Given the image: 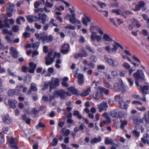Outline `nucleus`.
I'll return each mask as SVG.
<instances>
[{"mask_svg": "<svg viewBox=\"0 0 149 149\" xmlns=\"http://www.w3.org/2000/svg\"><path fill=\"white\" fill-rule=\"evenodd\" d=\"M60 56L59 53H56L53 50L51 51L45 57L46 65H51L54 62L55 56L59 57Z\"/></svg>", "mask_w": 149, "mask_h": 149, "instance_id": "f03ea898", "label": "nucleus"}, {"mask_svg": "<svg viewBox=\"0 0 149 149\" xmlns=\"http://www.w3.org/2000/svg\"><path fill=\"white\" fill-rule=\"evenodd\" d=\"M119 86L123 88H125V86L124 85L122 80L120 79L119 80L118 82L116 83L113 85L114 87L116 88H118Z\"/></svg>", "mask_w": 149, "mask_h": 149, "instance_id": "6ab92c4d", "label": "nucleus"}, {"mask_svg": "<svg viewBox=\"0 0 149 149\" xmlns=\"http://www.w3.org/2000/svg\"><path fill=\"white\" fill-rule=\"evenodd\" d=\"M142 17L146 20L147 21V23L148 24L149 18L145 14H142Z\"/></svg>", "mask_w": 149, "mask_h": 149, "instance_id": "603ef678", "label": "nucleus"}, {"mask_svg": "<svg viewBox=\"0 0 149 149\" xmlns=\"http://www.w3.org/2000/svg\"><path fill=\"white\" fill-rule=\"evenodd\" d=\"M90 60L91 62L95 63L97 61V59L95 56L92 55L90 57Z\"/></svg>", "mask_w": 149, "mask_h": 149, "instance_id": "37998d69", "label": "nucleus"}, {"mask_svg": "<svg viewBox=\"0 0 149 149\" xmlns=\"http://www.w3.org/2000/svg\"><path fill=\"white\" fill-rule=\"evenodd\" d=\"M123 66L127 70H129V74L130 76L132 75V73L136 70L135 68H134L133 67H132L130 69H129L130 67V65L127 63H124L123 64Z\"/></svg>", "mask_w": 149, "mask_h": 149, "instance_id": "9b49d317", "label": "nucleus"}, {"mask_svg": "<svg viewBox=\"0 0 149 149\" xmlns=\"http://www.w3.org/2000/svg\"><path fill=\"white\" fill-rule=\"evenodd\" d=\"M86 47V49L91 52L92 53H94L95 52V49L93 48H92L90 46L87 45Z\"/></svg>", "mask_w": 149, "mask_h": 149, "instance_id": "8fccbe9b", "label": "nucleus"}, {"mask_svg": "<svg viewBox=\"0 0 149 149\" xmlns=\"http://www.w3.org/2000/svg\"><path fill=\"white\" fill-rule=\"evenodd\" d=\"M132 97L135 99H139V100L143 101V98L140 97V96L139 95L135 93H133L132 94Z\"/></svg>", "mask_w": 149, "mask_h": 149, "instance_id": "a19ab883", "label": "nucleus"}, {"mask_svg": "<svg viewBox=\"0 0 149 149\" xmlns=\"http://www.w3.org/2000/svg\"><path fill=\"white\" fill-rule=\"evenodd\" d=\"M78 127L80 129V130L81 131L83 130L85 128L87 129V128L85 127L84 125L83 124L80 125L79 127Z\"/></svg>", "mask_w": 149, "mask_h": 149, "instance_id": "e2e57ef3", "label": "nucleus"}, {"mask_svg": "<svg viewBox=\"0 0 149 149\" xmlns=\"http://www.w3.org/2000/svg\"><path fill=\"white\" fill-rule=\"evenodd\" d=\"M141 88H139L138 86H136L137 88L139 89H141V91H147L149 88V85H145L142 87L141 86H140Z\"/></svg>", "mask_w": 149, "mask_h": 149, "instance_id": "72a5a7b5", "label": "nucleus"}, {"mask_svg": "<svg viewBox=\"0 0 149 149\" xmlns=\"http://www.w3.org/2000/svg\"><path fill=\"white\" fill-rule=\"evenodd\" d=\"M116 46H117L115 44V45H113V48H110L111 53H112L113 52H116L117 49V48Z\"/></svg>", "mask_w": 149, "mask_h": 149, "instance_id": "49530a36", "label": "nucleus"}, {"mask_svg": "<svg viewBox=\"0 0 149 149\" xmlns=\"http://www.w3.org/2000/svg\"><path fill=\"white\" fill-rule=\"evenodd\" d=\"M114 99L116 101H118L119 104L121 107L123 108H125L126 106V104L124 102L123 100H120V98L118 96L116 95L115 96Z\"/></svg>", "mask_w": 149, "mask_h": 149, "instance_id": "f3484780", "label": "nucleus"}, {"mask_svg": "<svg viewBox=\"0 0 149 149\" xmlns=\"http://www.w3.org/2000/svg\"><path fill=\"white\" fill-rule=\"evenodd\" d=\"M102 38V36L100 35H97L95 40L98 42H100Z\"/></svg>", "mask_w": 149, "mask_h": 149, "instance_id": "0e129e2a", "label": "nucleus"}, {"mask_svg": "<svg viewBox=\"0 0 149 149\" xmlns=\"http://www.w3.org/2000/svg\"><path fill=\"white\" fill-rule=\"evenodd\" d=\"M55 93L56 95L60 97L61 100L64 99L68 95V93L64 91L63 90L57 91Z\"/></svg>", "mask_w": 149, "mask_h": 149, "instance_id": "6e6552de", "label": "nucleus"}, {"mask_svg": "<svg viewBox=\"0 0 149 149\" xmlns=\"http://www.w3.org/2000/svg\"><path fill=\"white\" fill-rule=\"evenodd\" d=\"M35 36H36L37 39H38V40H42V37L43 35L41 33L38 34L37 33H36L35 34Z\"/></svg>", "mask_w": 149, "mask_h": 149, "instance_id": "58836bf2", "label": "nucleus"}, {"mask_svg": "<svg viewBox=\"0 0 149 149\" xmlns=\"http://www.w3.org/2000/svg\"><path fill=\"white\" fill-rule=\"evenodd\" d=\"M102 93L103 92L106 95H107L109 93V91L108 89H106L104 88H100Z\"/></svg>", "mask_w": 149, "mask_h": 149, "instance_id": "ea45409f", "label": "nucleus"}, {"mask_svg": "<svg viewBox=\"0 0 149 149\" xmlns=\"http://www.w3.org/2000/svg\"><path fill=\"white\" fill-rule=\"evenodd\" d=\"M110 115L112 117L118 118L119 117H123L125 118L126 116V114H125V116L123 114L122 112L119 111L117 109H115L110 112Z\"/></svg>", "mask_w": 149, "mask_h": 149, "instance_id": "20e7f679", "label": "nucleus"}, {"mask_svg": "<svg viewBox=\"0 0 149 149\" xmlns=\"http://www.w3.org/2000/svg\"><path fill=\"white\" fill-rule=\"evenodd\" d=\"M112 12L113 13H115L118 15H120L126 18V17L123 14V13L122 12L120 9H118L116 10H112Z\"/></svg>", "mask_w": 149, "mask_h": 149, "instance_id": "c85d7f7f", "label": "nucleus"}, {"mask_svg": "<svg viewBox=\"0 0 149 149\" xmlns=\"http://www.w3.org/2000/svg\"><path fill=\"white\" fill-rule=\"evenodd\" d=\"M53 37L52 35H43L41 40L43 44L48 43L51 42L53 39Z\"/></svg>", "mask_w": 149, "mask_h": 149, "instance_id": "0eeeda50", "label": "nucleus"}, {"mask_svg": "<svg viewBox=\"0 0 149 149\" xmlns=\"http://www.w3.org/2000/svg\"><path fill=\"white\" fill-rule=\"evenodd\" d=\"M10 55L13 58H16L18 57V52L16 48L13 47H11L10 48Z\"/></svg>", "mask_w": 149, "mask_h": 149, "instance_id": "f8f14e48", "label": "nucleus"}, {"mask_svg": "<svg viewBox=\"0 0 149 149\" xmlns=\"http://www.w3.org/2000/svg\"><path fill=\"white\" fill-rule=\"evenodd\" d=\"M23 36L24 38H28L30 36V34L29 33L25 32L23 33Z\"/></svg>", "mask_w": 149, "mask_h": 149, "instance_id": "13d9d810", "label": "nucleus"}, {"mask_svg": "<svg viewBox=\"0 0 149 149\" xmlns=\"http://www.w3.org/2000/svg\"><path fill=\"white\" fill-rule=\"evenodd\" d=\"M8 103L10 107L13 109H14L16 107L15 104L13 100H8Z\"/></svg>", "mask_w": 149, "mask_h": 149, "instance_id": "a878e982", "label": "nucleus"}, {"mask_svg": "<svg viewBox=\"0 0 149 149\" xmlns=\"http://www.w3.org/2000/svg\"><path fill=\"white\" fill-rule=\"evenodd\" d=\"M69 90L71 91L73 94L74 95H78V94L77 93V91L74 87H72L70 88H69Z\"/></svg>", "mask_w": 149, "mask_h": 149, "instance_id": "4c0bfd02", "label": "nucleus"}, {"mask_svg": "<svg viewBox=\"0 0 149 149\" xmlns=\"http://www.w3.org/2000/svg\"><path fill=\"white\" fill-rule=\"evenodd\" d=\"M4 141L3 135L0 132V144L3 143Z\"/></svg>", "mask_w": 149, "mask_h": 149, "instance_id": "de8ad7c7", "label": "nucleus"}, {"mask_svg": "<svg viewBox=\"0 0 149 149\" xmlns=\"http://www.w3.org/2000/svg\"><path fill=\"white\" fill-rule=\"evenodd\" d=\"M133 76L135 80L136 86L141 88L139 84V82H143L145 81L144 75L143 72L141 70H137L133 74Z\"/></svg>", "mask_w": 149, "mask_h": 149, "instance_id": "f257e3e1", "label": "nucleus"}, {"mask_svg": "<svg viewBox=\"0 0 149 149\" xmlns=\"http://www.w3.org/2000/svg\"><path fill=\"white\" fill-rule=\"evenodd\" d=\"M6 8V11L10 12H13L14 10V5L13 4L9 3L8 4Z\"/></svg>", "mask_w": 149, "mask_h": 149, "instance_id": "4be33fe9", "label": "nucleus"}, {"mask_svg": "<svg viewBox=\"0 0 149 149\" xmlns=\"http://www.w3.org/2000/svg\"><path fill=\"white\" fill-rule=\"evenodd\" d=\"M40 44V42H37L33 43L32 45V47L34 49H37L38 48Z\"/></svg>", "mask_w": 149, "mask_h": 149, "instance_id": "c9c22d12", "label": "nucleus"}, {"mask_svg": "<svg viewBox=\"0 0 149 149\" xmlns=\"http://www.w3.org/2000/svg\"><path fill=\"white\" fill-rule=\"evenodd\" d=\"M5 38L8 43H10L12 42V40L10 39L8 36H6L5 37Z\"/></svg>", "mask_w": 149, "mask_h": 149, "instance_id": "774afa93", "label": "nucleus"}, {"mask_svg": "<svg viewBox=\"0 0 149 149\" xmlns=\"http://www.w3.org/2000/svg\"><path fill=\"white\" fill-rule=\"evenodd\" d=\"M98 108L100 112H101L103 111H105L108 108L107 103L103 102L98 105Z\"/></svg>", "mask_w": 149, "mask_h": 149, "instance_id": "ddd939ff", "label": "nucleus"}, {"mask_svg": "<svg viewBox=\"0 0 149 149\" xmlns=\"http://www.w3.org/2000/svg\"><path fill=\"white\" fill-rule=\"evenodd\" d=\"M104 142L107 145L111 144V145H115V144L114 143L112 139H109L108 137H107L105 138Z\"/></svg>", "mask_w": 149, "mask_h": 149, "instance_id": "5701e85b", "label": "nucleus"}, {"mask_svg": "<svg viewBox=\"0 0 149 149\" xmlns=\"http://www.w3.org/2000/svg\"><path fill=\"white\" fill-rule=\"evenodd\" d=\"M4 22V24H3V28H10V26L7 22Z\"/></svg>", "mask_w": 149, "mask_h": 149, "instance_id": "052dcab7", "label": "nucleus"}, {"mask_svg": "<svg viewBox=\"0 0 149 149\" xmlns=\"http://www.w3.org/2000/svg\"><path fill=\"white\" fill-rule=\"evenodd\" d=\"M133 133L136 137H139V133L138 132L134 130Z\"/></svg>", "mask_w": 149, "mask_h": 149, "instance_id": "69168bd1", "label": "nucleus"}, {"mask_svg": "<svg viewBox=\"0 0 149 149\" xmlns=\"http://www.w3.org/2000/svg\"><path fill=\"white\" fill-rule=\"evenodd\" d=\"M59 79L58 78L55 79L54 82V85H53V81H52L51 82H49V85H50V91L51 90L55 88L56 87L58 86L59 84Z\"/></svg>", "mask_w": 149, "mask_h": 149, "instance_id": "4468645a", "label": "nucleus"}, {"mask_svg": "<svg viewBox=\"0 0 149 149\" xmlns=\"http://www.w3.org/2000/svg\"><path fill=\"white\" fill-rule=\"evenodd\" d=\"M70 47L68 44L64 43L62 47L61 52L63 54L67 53L69 51Z\"/></svg>", "mask_w": 149, "mask_h": 149, "instance_id": "2eb2a0df", "label": "nucleus"}, {"mask_svg": "<svg viewBox=\"0 0 149 149\" xmlns=\"http://www.w3.org/2000/svg\"><path fill=\"white\" fill-rule=\"evenodd\" d=\"M97 36V35L96 32H91V38L92 41L94 42L95 41Z\"/></svg>", "mask_w": 149, "mask_h": 149, "instance_id": "bb28decb", "label": "nucleus"}, {"mask_svg": "<svg viewBox=\"0 0 149 149\" xmlns=\"http://www.w3.org/2000/svg\"><path fill=\"white\" fill-rule=\"evenodd\" d=\"M8 72L10 75L13 77H16V76L13 72H12L11 70L8 69Z\"/></svg>", "mask_w": 149, "mask_h": 149, "instance_id": "680f3d73", "label": "nucleus"}, {"mask_svg": "<svg viewBox=\"0 0 149 149\" xmlns=\"http://www.w3.org/2000/svg\"><path fill=\"white\" fill-rule=\"evenodd\" d=\"M90 92V90L88 89L86 90H85L83 92L81 93L80 95L82 96H86L88 95Z\"/></svg>", "mask_w": 149, "mask_h": 149, "instance_id": "473e14b6", "label": "nucleus"}, {"mask_svg": "<svg viewBox=\"0 0 149 149\" xmlns=\"http://www.w3.org/2000/svg\"><path fill=\"white\" fill-rule=\"evenodd\" d=\"M132 103V104H135L137 106H139V105L141 106L142 105V103L141 102L137 101H133Z\"/></svg>", "mask_w": 149, "mask_h": 149, "instance_id": "a18cd8bd", "label": "nucleus"}, {"mask_svg": "<svg viewBox=\"0 0 149 149\" xmlns=\"http://www.w3.org/2000/svg\"><path fill=\"white\" fill-rule=\"evenodd\" d=\"M103 38L107 41L111 42L113 41V40L110 38L109 35L105 33L104 34Z\"/></svg>", "mask_w": 149, "mask_h": 149, "instance_id": "7c9ffc66", "label": "nucleus"}, {"mask_svg": "<svg viewBox=\"0 0 149 149\" xmlns=\"http://www.w3.org/2000/svg\"><path fill=\"white\" fill-rule=\"evenodd\" d=\"M8 142L9 143V146L12 149H17V140L13 137H10L8 139Z\"/></svg>", "mask_w": 149, "mask_h": 149, "instance_id": "39448f33", "label": "nucleus"}, {"mask_svg": "<svg viewBox=\"0 0 149 149\" xmlns=\"http://www.w3.org/2000/svg\"><path fill=\"white\" fill-rule=\"evenodd\" d=\"M142 91V98H143V101L144 102H146V98L145 95H146L148 93L146 92L145 91Z\"/></svg>", "mask_w": 149, "mask_h": 149, "instance_id": "e433bc0d", "label": "nucleus"}, {"mask_svg": "<svg viewBox=\"0 0 149 149\" xmlns=\"http://www.w3.org/2000/svg\"><path fill=\"white\" fill-rule=\"evenodd\" d=\"M31 80V77L29 75H27L24 77L23 79V81L26 83L30 82Z\"/></svg>", "mask_w": 149, "mask_h": 149, "instance_id": "2f4dec72", "label": "nucleus"}, {"mask_svg": "<svg viewBox=\"0 0 149 149\" xmlns=\"http://www.w3.org/2000/svg\"><path fill=\"white\" fill-rule=\"evenodd\" d=\"M22 72L26 73L27 71L29 72V68L25 66H23L22 67Z\"/></svg>", "mask_w": 149, "mask_h": 149, "instance_id": "864d4df0", "label": "nucleus"}, {"mask_svg": "<svg viewBox=\"0 0 149 149\" xmlns=\"http://www.w3.org/2000/svg\"><path fill=\"white\" fill-rule=\"evenodd\" d=\"M73 115L74 116H77L79 119H81L82 118V117L79 113V112L78 111L76 110L74 111Z\"/></svg>", "mask_w": 149, "mask_h": 149, "instance_id": "c756f323", "label": "nucleus"}, {"mask_svg": "<svg viewBox=\"0 0 149 149\" xmlns=\"http://www.w3.org/2000/svg\"><path fill=\"white\" fill-rule=\"evenodd\" d=\"M85 39L84 37L82 36H81L80 38L79 39V41L80 42L84 43L85 42Z\"/></svg>", "mask_w": 149, "mask_h": 149, "instance_id": "338daca9", "label": "nucleus"}, {"mask_svg": "<svg viewBox=\"0 0 149 149\" xmlns=\"http://www.w3.org/2000/svg\"><path fill=\"white\" fill-rule=\"evenodd\" d=\"M12 30L14 32H17L19 29V27L17 25H14L12 27Z\"/></svg>", "mask_w": 149, "mask_h": 149, "instance_id": "79ce46f5", "label": "nucleus"}, {"mask_svg": "<svg viewBox=\"0 0 149 149\" xmlns=\"http://www.w3.org/2000/svg\"><path fill=\"white\" fill-rule=\"evenodd\" d=\"M58 143V140L57 139L54 138L53 139L51 144L53 146H56Z\"/></svg>", "mask_w": 149, "mask_h": 149, "instance_id": "3c124183", "label": "nucleus"}, {"mask_svg": "<svg viewBox=\"0 0 149 149\" xmlns=\"http://www.w3.org/2000/svg\"><path fill=\"white\" fill-rule=\"evenodd\" d=\"M30 67L29 68V72L31 73H33L36 68V65L33 62H30L29 64Z\"/></svg>", "mask_w": 149, "mask_h": 149, "instance_id": "dca6fc26", "label": "nucleus"}, {"mask_svg": "<svg viewBox=\"0 0 149 149\" xmlns=\"http://www.w3.org/2000/svg\"><path fill=\"white\" fill-rule=\"evenodd\" d=\"M93 98L96 100H100L102 99V93L100 89L93 94Z\"/></svg>", "mask_w": 149, "mask_h": 149, "instance_id": "9d476101", "label": "nucleus"}, {"mask_svg": "<svg viewBox=\"0 0 149 149\" xmlns=\"http://www.w3.org/2000/svg\"><path fill=\"white\" fill-rule=\"evenodd\" d=\"M120 127L122 129H123L124 127L126 126L127 124V122L126 120H121L120 121Z\"/></svg>", "mask_w": 149, "mask_h": 149, "instance_id": "cd10ccee", "label": "nucleus"}, {"mask_svg": "<svg viewBox=\"0 0 149 149\" xmlns=\"http://www.w3.org/2000/svg\"><path fill=\"white\" fill-rule=\"evenodd\" d=\"M24 87L23 85H19L17 86L15 89L8 91V93L9 96L12 95H17L19 94L21 90L20 89Z\"/></svg>", "mask_w": 149, "mask_h": 149, "instance_id": "7ed1b4c3", "label": "nucleus"}, {"mask_svg": "<svg viewBox=\"0 0 149 149\" xmlns=\"http://www.w3.org/2000/svg\"><path fill=\"white\" fill-rule=\"evenodd\" d=\"M132 13L130 10H127L125 12V13H123V14L126 17V15L127 16L128 15H131L132 14Z\"/></svg>", "mask_w": 149, "mask_h": 149, "instance_id": "6e6d98bb", "label": "nucleus"}, {"mask_svg": "<svg viewBox=\"0 0 149 149\" xmlns=\"http://www.w3.org/2000/svg\"><path fill=\"white\" fill-rule=\"evenodd\" d=\"M136 108L139 110L141 111H145L146 109V108L143 106H142L141 107H140L139 106H137Z\"/></svg>", "mask_w": 149, "mask_h": 149, "instance_id": "5fc2aeb1", "label": "nucleus"}, {"mask_svg": "<svg viewBox=\"0 0 149 149\" xmlns=\"http://www.w3.org/2000/svg\"><path fill=\"white\" fill-rule=\"evenodd\" d=\"M66 29H69L72 30H74L75 29V26H73L71 25H68L67 26L65 27Z\"/></svg>", "mask_w": 149, "mask_h": 149, "instance_id": "4d7b16f0", "label": "nucleus"}, {"mask_svg": "<svg viewBox=\"0 0 149 149\" xmlns=\"http://www.w3.org/2000/svg\"><path fill=\"white\" fill-rule=\"evenodd\" d=\"M84 17H82L81 22L84 25L87 26L88 25V22H90L91 21V19L85 15H84Z\"/></svg>", "mask_w": 149, "mask_h": 149, "instance_id": "a211bd4d", "label": "nucleus"}, {"mask_svg": "<svg viewBox=\"0 0 149 149\" xmlns=\"http://www.w3.org/2000/svg\"><path fill=\"white\" fill-rule=\"evenodd\" d=\"M31 90L35 92L37 91L38 90L36 86V84L33 83L31 84Z\"/></svg>", "mask_w": 149, "mask_h": 149, "instance_id": "f704fd0d", "label": "nucleus"}, {"mask_svg": "<svg viewBox=\"0 0 149 149\" xmlns=\"http://www.w3.org/2000/svg\"><path fill=\"white\" fill-rule=\"evenodd\" d=\"M45 6L50 8H52L53 6V4H51L49 3L47 0L46 1V2L45 3Z\"/></svg>", "mask_w": 149, "mask_h": 149, "instance_id": "c03bdc74", "label": "nucleus"}, {"mask_svg": "<svg viewBox=\"0 0 149 149\" xmlns=\"http://www.w3.org/2000/svg\"><path fill=\"white\" fill-rule=\"evenodd\" d=\"M3 120L5 123H9L12 121L11 119L8 115H6L3 118Z\"/></svg>", "mask_w": 149, "mask_h": 149, "instance_id": "412c9836", "label": "nucleus"}, {"mask_svg": "<svg viewBox=\"0 0 149 149\" xmlns=\"http://www.w3.org/2000/svg\"><path fill=\"white\" fill-rule=\"evenodd\" d=\"M104 58L105 61L110 65L113 67H117L118 65V63L116 61L106 56H104Z\"/></svg>", "mask_w": 149, "mask_h": 149, "instance_id": "1a4fd4ad", "label": "nucleus"}, {"mask_svg": "<svg viewBox=\"0 0 149 149\" xmlns=\"http://www.w3.org/2000/svg\"><path fill=\"white\" fill-rule=\"evenodd\" d=\"M102 140L100 136H98L97 138L95 137L93 139H91L90 143L91 144H94L95 143L97 142H100Z\"/></svg>", "mask_w": 149, "mask_h": 149, "instance_id": "aec40b11", "label": "nucleus"}, {"mask_svg": "<svg viewBox=\"0 0 149 149\" xmlns=\"http://www.w3.org/2000/svg\"><path fill=\"white\" fill-rule=\"evenodd\" d=\"M45 125L42 122H40L38 125H36V127L37 129H38L39 127H45Z\"/></svg>", "mask_w": 149, "mask_h": 149, "instance_id": "09e8293b", "label": "nucleus"}, {"mask_svg": "<svg viewBox=\"0 0 149 149\" xmlns=\"http://www.w3.org/2000/svg\"><path fill=\"white\" fill-rule=\"evenodd\" d=\"M141 33L145 36H146L148 35V33L146 29H143L141 31Z\"/></svg>", "mask_w": 149, "mask_h": 149, "instance_id": "bf43d9fd", "label": "nucleus"}, {"mask_svg": "<svg viewBox=\"0 0 149 149\" xmlns=\"http://www.w3.org/2000/svg\"><path fill=\"white\" fill-rule=\"evenodd\" d=\"M47 18V16L44 13H42L41 16H40V20H41L42 24H45Z\"/></svg>", "mask_w": 149, "mask_h": 149, "instance_id": "b1692460", "label": "nucleus"}, {"mask_svg": "<svg viewBox=\"0 0 149 149\" xmlns=\"http://www.w3.org/2000/svg\"><path fill=\"white\" fill-rule=\"evenodd\" d=\"M76 21L77 19L74 14L72 16H71L69 18V22L73 24H75Z\"/></svg>", "mask_w": 149, "mask_h": 149, "instance_id": "393cba45", "label": "nucleus"}, {"mask_svg": "<svg viewBox=\"0 0 149 149\" xmlns=\"http://www.w3.org/2000/svg\"><path fill=\"white\" fill-rule=\"evenodd\" d=\"M38 16L36 15H30L27 17V19L30 23H32L33 22L39 21L40 20V14L39 13Z\"/></svg>", "mask_w": 149, "mask_h": 149, "instance_id": "423d86ee", "label": "nucleus"}]
</instances>
